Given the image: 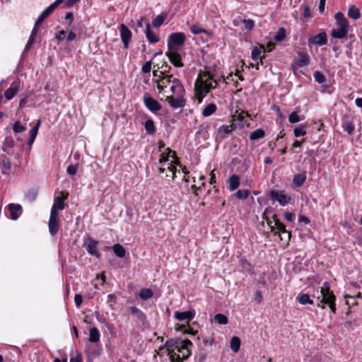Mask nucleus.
<instances>
[{"instance_id": "7", "label": "nucleus", "mask_w": 362, "mask_h": 362, "mask_svg": "<svg viewBox=\"0 0 362 362\" xmlns=\"http://www.w3.org/2000/svg\"><path fill=\"white\" fill-rule=\"evenodd\" d=\"M58 216L59 214H55L54 210L52 212H50L48 227L49 233L53 236L57 233L59 229L60 221Z\"/></svg>"}, {"instance_id": "8", "label": "nucleus", "mask_w": 362, "mask_h": 362, "mask_svg": "<svg viewBox=\"0 0 362 362\" xmlns=\"http://www.w3.org/2000/svg\"><path fill=\"white\" fill-rule=\"evenodd\" d=\"M119 30L124 48L127 49L132 37V31L124 24H121L119 27Z\"/></svg>"}, {"instance_id": "63", "label": "nucleus", "mask_w": 362, "mask_h": 362, "mask_svg": "<svg viewBox=\"0 0 362 362\" xmlns=\"http://www.w3.org/2000/svg\"><path fill=\"white\" fill-rule=\"evenodd\" d=\"M273 218L275 221L276 230H277V232L279 233L281 229L283 228L284 225L276 218V215L273 216Z\"/></svg>"}, {"instance_id": "16", "label": "nucleus", "mask_w": 362, "mask_h": 362, "mask_svg": "<svg viewBox=\"0 0 362 362\" xmlns=\"http://www.w3.org/2000/svg\"><path fill=\"white\" fill-rule=\"evenodd\" d=\"M194 317V313L191 310L185 312H175V317L179 321H189Z\"/></svg>"}, {"instance_id": "57", "label": "nucleus", "mask_w": 362, "mask_h": 362, "mask_svg": "<svg viewBox=\"0 0 362 362\" xmlns=\"http://www.w3.org/2000/svg\"><path fill=\"white\" fill-rule=\"evenodd\" d=\"M243 23L245 28L247 30H251L252 28H253V27L255 25L254 21L250 19H248V20L244 19L243 21Z\"/></svg>"}, {"instance_id": "4", "label": "nucleus", "mask_w": 362, "mask_h": 362, "mask_svg": "<svg viewBox=\"0 0 362 362\" xmlns=\"http://www.w3.org/2000/svg\"><path fill=\"white\" fill-rule=\"evenodd\" d=\"M185 41V35L182 33H172L168 36V49L177 50L175 47L183 45Z\"/></svg>"}, {"instance_id": "20", "label": "nucleus", "mask_w": 362, "mask_h": 362, "mask_svg": "<svg viewBox=\"0 0 362 362\" xmlns=\"http://www.w3.org/2000/svg\"><path fill=\"white\" fill-rule=\"evenodd\" d=\"M130 311L132 315H134L138 321L144 324L146 322V315L138 308L133 306L130 308Z\"/></svg>"}, {"instance_id": "28", "label": "nucleus", "mask_w": 362, "mask_h": 362, "mask_svg": "<svg viewBox=\"0 0 362 362\" xmlns=\"http://www.w3.org/2000/svg\"><path fill=\"white\" fill-rule=\"evenodd\" d=\"M112 250L116 256L119 258L124 257L126 255V250L120 244H115L112 246Z\"/></svg>"}, {"instance_id": "43", "label": "nucleus", "mask_w": 362, "mask_h": 362, "mask_svg": "<svg viewBox=\"0 0 362 362\" xmlns=\"http://www.w3.org/2000/svg\"><path fill=\"white\" fill-rule=\"evenodd\" d=\"M171 153H174L170 148H166V152H163L160 154L159 158V163L165 164L168 160Z\"/></svg>"}, {"instance_id": "55", "label": "nucleus", "mask_w": 362, "mask_h": 362, "mask_svg": "<svg viewBox=\"0 0 362 362\" xmlns=\"http://www.w3.org/2000/svg\"><path fill=\"white\" fill-rule=\"evenodd\" d=\"M173 158H175V162H174V163H175V164H174V165H178V166L180 168V169H182V172H183L185 175H187V174L189 173V171H187V170H186V167H185V166H184V165H182L180 163V162L178 160V158L176 156L175 153H173Z\"/></svg>"}, {"instance_id": "37", "label": "nucleus", "mask_w": 362, "mask_h": 362, "mask_svg": "<svg viewBox=\"0 0 362 362\" xmlns=\"http://www.w3.org/2000/svg\"><path fill=\"white\" fill-rule=\"evenodd\" d=\"M153 295V291L150 288H141L139 291V297L144 300L151 298Z\"/></svg>"}, {"instance_id": "42", "label": "nucleus", "mask_w": 362, "mask_h": 362, "mask_svg": "<svg viewBox=\"0 0 362 362\" xmlns=\"http://www.w3.org/2000/svg\"><path fill=\"white\" fill-rule=\"evenodd\" d=\"M342 127L344 132H347L349 134H352L355 130L354 124L349 121H346L343 123Z\"/></svg>"}, {"instance_id": "29", "label": "nucleus", "mask_w": 362, "mask_h": 362, "mask_svg": "<svg viewBox=\"0 0 362 362\" xmlns=\"http://www.w3.org/2000/svg\"><path fill=\"white\" fill-rule=\"evenodd\" d=\"M216 105L214 103H210L204 108L202 111V115L205 117H209L213 115L216 111Z\"/></svg>"}, {"instance_id": "38", "label": "nucleus", "mask_w": 362, "mask_h": 362, "mask_svg": "<svg viewBox=\"0 0 362 362\" xmlns=\"http://www.w3.org/2000/svg\"><path fill=\"white\" fill-rule=\"evenodd\" d=\"M37 194L38 192L36 189H29L25 195V199L29 202H33L36 199Z\"/></svg>"}, {"instance_id": "49", "label": "nucleus", "mask_w": 362, "mask_h": 362, "mask_svg": "<svg viewBox=\"0 0 362 362\" xmlns=\"http://www.w3.org/2000/svg\"><path fill=\"white\" fill-rule=\"evenodd\" d=\"M249 195V190L247 189H239L235 193V196L237 198L240 199H246Z\"/></svg>"}, {"instance_id": "46", "label": "nucleus", "mask_w": 362, "mask_h": 362, "mask_svg": "<svg viewBox=\"0 0 362 362\" xmlns=\"http://www.w3.org/2000/svg\"><path fill=\"white\" fill-rule=\"evenodd\" d=\"M293 134L296 137H299L300 136H303L306 134V127L305 126H300L296 127L293 130Z\"/></svg>"}, {"instance_id": "27", "label": "nucleus", "mask_w": 362, "mask_h": 362, "mask_svg": "<svg viewBox=\"0 0 362 362\" xmlns=\"http://www.w3.org/2000/svg\"><path fill=\"white\" fill-rule=\"evenodd\" d=\"M100 334L99 330L96 327H92L89 332V341L92 343H96L99 341Z\"/></svg>"}, {"instance_id": "18", "label": "nucleus", "mask_w": 362, "mask_h": 362, "mask_svg": "<svg viewBox=\"0 0 362 362\" xmlns=\"http://www.w3.org/2000/svg\"><path fill=\"white\" fill-rule=\"evenodd\" d=\"M145 34L148 41L150 43H156L159 41V37L156 35L151 28L150 23H146V28L145 29Z\"/></svg>"}, {"instance_id": "58", "label": "nucleus", "mask_w": 362, "mask_h": 362, "mask_svg": "<svg viewBox=\"0 0 362 362\" xmlns=\"http://www.w3.org/2000/svg\"><path fill=\"white\" fill-rule=\"evenodd\" d=\"M13 143L14 142H13V141L12 139H10L8 141H6L4 143L3 146H2V148H1L2 150L4 151H8V148H12L13 146Z\"/></svg>"}, {"instance_id": "30", "label": "nucleus", "mask_w": 362, "mask_h": 362, "mask_svg": "<svg viewBox=\"0 0 362 362\" xmlns=\"http://www.w3.org/2000/svg\"><path fill=\"white\" fill-rule=\"evenodd\" d=\"M144 127L146 131V133L149 135H153L156 132L154 122L152 119H148L145 122Z\"/></svg>"}, {"instance_id": "54", "label": "nucleus", "mask_w": 362, "mask_h": 362, "mask_svg": "<svg viewBox=\"0 0 362 362\" xmlns=\"http://www.w3.org/2000/svg\"><path fill=\"white\" fill-rule=\"evenodd\" d=\"M241 265L243 269L248 272H252V267L246 259H241Z\"/></svg>"}, {"instance_id": "23", "label": "nucleus", "mask_w": 362, "mask_h": 362, "mask_svg": "<svg viewBox=\"0 0 362 362\" xmlns=\"http://www.w3.org/2000/svg\"><path fill=\"white\" fill-rule=\"evenodd\" d=\"M228 189L230 191H234L240 185V178L238 175H233L228 178Z\"/></svg>"}, {"instance_id": "53", "label": "nucleus", "mask_w": 362, "mask_h": 362, "mask_svg": "<svg viewBox=\"0 0 362 362\" xmlns=\"http://www.w3.org/2000/svg\"><path fill=\"white\" fill-rule=\"evenodd\" d=\"M78 165H70L67 167L66 173L69 175H74L78 171Z\"/></svg>"}, {"instance_id": "34", "label": "nucleus", "mask_w": 362, "mask_h": 362, "mask_svg": "<svg viewBox=\"0 0 362 362\" xmlns=\"http://www.w3.org/2000/svg\"><path fill=\"white\" fill-rule=\"evenodd\" d=\"M166 17L167 13H162L160 15L156 16V18L153 21V25L155 28L160 27L163 24Z\"/></svg>"}, {"instance_id": "3", "label": "nucleus", "mask_w": 362, "mask_h": 362, "mask_svg": "<svg viewBox=\"0 0 362 362\" xmlns=\"http://www.w3.org/2000/svg\"><path fill=\"white\" fill-rule=\"evenodd\" d=\"M320 293L322 299L317 304L318 307L325 308V306L321 304H327L329 302H334L336 300V297L333 291L330 289L329 283L327 281H325L323 283L322 286L320 288Z\"/></svg>"}, {"instance_id": "59", "label": "nucleus", "mask_w": 362, "mask_h": 362, "mask_svg": "<svg viewBox=\"0 0 362 362\" xmlns=\"http://www.w3.org/2000/svg\"><path fill=\"white\" fill-rule=\"evenodd\" d=\"M151 61L145 62L143 64L142 68H141V70L144 74L149 73L151 71Z\"/></svg>"}, {"instance_id": "31", "label": "nucleus", "mask_w": 362, "mask_h": 362, "mask_svg": "<svg viewBox=\"0 0 362 362\" xmlns=\"http://www.w3.org/2000/svg\"><path fill=\"white\" fill-rule=\"evenodd\" d=\"M297 300L301 305H313L314 303L313 300L310 298V296L307 293H302L298 295Z\"/></svg>"}, {"instance_id": "2", "label": "nucleus", "mask_w": 362, "mask_h": 362, "mask_svg": "<svg viewBox=\"0 0 362 362\" xmlns=\"http://www.w3.org/2000/svg\"><path fill=\"white\" fill-rule=\"evenodd\" d=\"M216 86V80L213 78V76L209 72H200L194 88L199 103H202L203 98L210 90L215 88Z\"/></svg>"}, {"instance_id": "11", "label": "nucleus", "mask_w": 362, "mask_h": 362, "mask_svg": "<svg viewBox=\"0 0 362 362\" xmlns=\"http://www.w3.org/2000/svg\"><path fill=\"white\" fill-rule=\"evenodd\" d=\"M166 56L175 67H182L184 66L182 62L181 56L177 50L168 49L166 52Z\"/></svg>"}, {"instance_id": "5", "label": "nucleus", "mask_w": 362, "mask_h": 362, "mask_svg": "<svg viewBox=\"0 0 362 362\" xmlns=\"http://www.w3.org/2000/svg\"><path fill=\"white\" fill-rule=\"evenodd\" d=\"M269 196L273 201H277L281 206H286L291 201V196L286 194L284 190L272 189Z\"/></svg>"}, {"instance_id": "56", "label": "nucleus", "mask_w": 362, "mask_h": 362, "mask_svg": "<svg viewBox=\"0 0 362 362\" xmlns=\"http://www.w3.org/2000/svg\"><path fill=\"white\" fill-rule=\"evenodd\" d=\"M2 164L4 170H10L11 168V163L8 158L4 156L2 159Z\"/></svg>"}, {"instance_id": "44", "label": "nucleus", "mask_w": 362, "mask_h": 362, "mask_svg": "<svg viewBox=\"0 0 362 362\" xmlns=\"http://www.w3.org/2000/svg\"><path fill=\"white\" fill-rule=\"evenodd\" d=\"M214 320L219 325H226L228 322V317L225 315L221 313L216 314L214 316Z\"/></svg>"}, {"instance_id": "22", "label": "nucleus", "mask_w": 362, "mask_h": 362, "mask_svg": "<svg viewBox=\"0 0 362 362\" xmlns=\"http://www.w3.org/2000/svg\"><path fill=\"white\" fill-rule=\"evenodd\" d=\"M64 208L65 204L63 199L59 197H57L54 199V204L51 208L50 212H52L54 210L55 214H58V210H63Z\"/></svg>"}, {"instance_id": "50", "label": "nucleus", "mask_w": 362, "mask_h": 362, "mask_svg": "<svg viewBox=\"0 0 362 362\" xmlns=\"http://www.w3.org/2000/svg\"><path fill=\"white\" fill-rule=\"evenodd\" d=\"M25 129V127L23 126L19 121H16L13 127V130L15 133L23 132Z\"/></svg>"}, {"instance_id": "51", "label": "nucleus", "mask_w": 362, "mask_h": 362, "mask_svg": "<svg viewBox=\"0 0 362 362\" xmlns=\"http://www.w3.org/2000/svg\"><path fill=\"white\" fill-rule=\"evenodd\" d=\"M167 169L170 172L169 175H171L170 177L172 180H173L176 176V166L173 164V162H171L170 164H168Z\"/></svg>"}, {"instance_id": "61", "label": "nucleus", "mask_w": 362, "mask_h": 362, "mask_svg": "<svg viewBox=\"0 0 362 362\" xmlns=\"http://www.w3.org/2000/svg\"><path fill=\"white\" fill-rule=\"evenodd\" d=\"M37 32H38V27H35V25H34V28H33V30L31 32V34H30L29 40H28L29 41H30V42L34 43L35 37L37 34Z\"/></svg>"}, {"instance_id": "60", "label": "nucleus", "mask_w": 362, "mask_h": 362, "mask_svg": "<svg viewBox=\"0 0 362 362\" xmlns=\"http://www.w3.org/2000/svg\"><path fill=\"white\" fill-rule=\"evenodd\" d=\"M74 302H75V304H76V306L77 308H79L81 307V305H82V303H83V297L81 294H76L74 296Z\"/></svg>"}, {"instance_id": "12", "label": "nucleus", "mask_w": 362, "mask_h": 362, "mask_svg": "<svg viewBox=\"0 0 362 362\" xmlns=\"http://www.w3.org/2000/svg\"><path fill=\"white\" fill-rule=\"evenodd\" d=\"M308 45H316L319 46H322L327 44V36L325 32L320 33L319 34L310 37L308 39Z\"/></svg>"}, {"instance_id": "19", "label": "nucleus", "mask_w": 362, "mask_h": 362, "mask_svg": "<svg viewBox=\"0 0 362 362\" xmlns=\"http://www.w3.org/2000/svg\"><path fill=\"white\" fill-rule=\"evenodd\" d=\"M310 63V57L306 52H299L298 54V59L296 61V64L299 67L307 66Z\"/></svg>"}, {"instance_id": "21", "label": "nucleus", "mask_w": 362, "mask_h": 362, "mask_svg": "<svg viewBox=\"0 0 362 362\" xmlns=\"http://www.w3.org/2000/svg\"><path fill=\"white\" fill-rule=\"evenodd\" d=\"M306 178L307 176L305 172L296 174L293 178V184L295 187H300L305 183Z\"/></svg>"}, {"instance_id": "40", "label": "nucleus", "mask_w": 362, "mask_h": 362, "mask_svg": "<svg viewBox=\"0 0 362 362\" xmlns=\"http://www.w3.org/2000/svg\"><path fill=\"white\" fill-rule=\"evenodd\" d=\"M240 346V339L238 337H233L230 341V349L234 352H238Z\"/></svg>"}, {"instance_id": "48", "label": "nucleus", "mask_w": 362, "mask_h": 362, "mask_svg": "<svg viewBox=\"0 0 362 362\" xmlns=\"http://www.w3.org/2000/svg\"><path fill=\"white\" fill-rule=\"evenodd\" d=\"M260 54H261V49L259 47H255L252 51V54H251V57H252V59L253 60H257V59H260V62L262 64V57H260Z\"/></svg>"}, {"instance_id": "39", "label": "nucleus", "mask_w": 362, "mask_h": 362, "mask_svg": "<svg viewBox=\"0 0 362 362\" xmlns=\"http://www.w3.org/2000/svg\"><path fill=\"white\" fill-rule=\"evenodd\" d=\"M170 362H182L181 356L176 350L168 352Z\"/></svg>"}, {"instance_id": "10", "label": "nucleus", "mask_w": 362, "mask_h": 362, "mask_svg": "<svg viewBox=\"0 0 362 362\" xmlns=\"http://www.w3.org/2000/svg\"><path fill=\"white\" fill-rule=\"evenodd\" d=\"M181 345L182 347H179L177 352L180 353L182 362H183L184 360H186L191 355L189 346H192V343L189 339H185L182 341V344H181Z\"/></svg>"}, {"instance_id": "52", "label": "nucleus", "mask_w": 362, "mask_h": 362, "mask_svg": "<svg viewBox=\"0 0 362 362\" xmlns=\"http://www.w3.org/2000/svg\"><path fill=\"white\" fill-rule=\"evenodd\" d=\"M300 120L299 115L297 112H293L288 116V121L291 123H296Z\"/></svg>"}, {"instance_id": "64", "label": "nucleus", "mask_w": 362, "mask_h": 362, "mask_svg": "<svg viewBox=\"0 0 362 362\" xmlns=\"http://www.w3.org/2000/svg\"><path fill=\"white\" fill-rule=\"evenodd\" d=\"M255 300L257 303H260L262 301V299H263V297H262V292L259 291H257L255 293Z\"/></svg>"}, {"instance_id": "15", "label": "nucleus", "mask_w": 362, "mask_h": 362, "mask_svg": "<svg viewBox=\"0 0 362 362\" xmlns=\"http://www.w3.org/2000/svg\"><path fill=\"white\" fill-rule=\"evenodd\" d=\"M182 341L180 339H170L165 343L163 349H166L168 352L173 350L177 351L179 347H182Z\"/></svg>"}, {"instance_id": "45", "label": "nucleus", "mask_w": 362, "mask_h": 362, "mask_svg": "<svg viewBox=\"0 0 362 362\" xmlns=\"http://www.w3.org/2000/svg\"><path fill=\"white\" fill-rule=\"evenodd\" d=\"M190 31L193 34H195V35H198V34H200L202 33H206L207 35H209V33L206 30H205L203 28H201L200 26H199L197 25H192L190 27Z\"/></svg>"}, {"instance_id": "26", "label": "nucleus", "mask_w": 362, "mask_h": 362, "mask_svg": "<svg viewBox=\"0 0 362 362\" xmlns=\"http://www.w3.org/2000/svg\"><path fill=\"white\" fill-rule=\"evenodd\" d=\"M40 124V121L39 120L37 123L30 130L29 132V140H28V145L31 146L37 134L38 129Z\"/></svg>"}, {"instance_id": "33", "label": "nucleus", "mask_w": 362, "mask_h": 362, "mask_svg": "<svg viewBox=\"0 0 362 362\" xmlns=\"http://www.w3.org/2000/svg\"><path fill=\"white\" fill-rule=\"evenodd\" d=\"M265 136V132L262 129H257L252 132L250 134V140H257L263 138Z\"/></svg>"}, {"instance_id": "6", "label": "nucleus", "mask_w": 362, "mask_h": 362, "mask_svg": "<svg viewBox=\"0 0 362 362\" xmlns=\"http://www.w3.org/2000/svg\"><path fill=\"white\" fill-rule=\"evenodd\" d=\"M143 101L146 107L152 112H156L162 108L160 104L148 93L144 94Z\"/></svg>"}, {"instance_id": "13", "label": "nucleus", "mask_w": 362, "mask_h": 362, "mask_svg": "<svg viewBox=\"0 0 362 362\" xmlns=\"http://www.w3.org/2000/svg\"><path fill=\"white\" fill-rule=\"evenodd\" d=\"M8 209L10 211V216L12 220H17L23 212V209L21 204H9Z\"/></svg>"}, {"instance_id": "36", "label": "nucleus", "mask_w": 362, "mask_h": 362, "mask_svg": "<svg viewBox=\"0 0 362 362\" xmlns=\"http://www.w3.org/2000/svg\"><path fill=\"white\" fill-rule=\"evenodd\" d=\"M175 78H176L174 77L173 75L170 74V75L162 76L161 78H158V80L161 83H163V85H165V88H167L173 83V81Z\"/></svg>"}, {"instance_id": "35", "label": "nucleus", "mask_w": 362, "mask_h": 362, "mask_svg": "<svg viewBox=\"0 0 362 362\" xmlns=\"http://www.w3.org/2000/svg\"><path fill=\"white\" fill-rule=\"evenodd\" d=\"M235 129V125L233 124L230 125H222L218 128V133L223 134L224 136L231 133V132Z\"/></svg>"}, {"instance_id": "41", "label": "nucleus", "mask_w": 362, "mask_h": 362, "mask_svg": "<svg viewBox=\"0 0 362 362\" xmlns=\"http://www.w3.org/2000/svg\"><path fill=\"white\" fill-rule=\"evenodd\" d=\"M286 37V29L283 27H281L279 28L278 31L274 36V39L276 42H281L283 41Z\"/></svg>"}, {"instance_id": "1", "label": "nucleus", "mask_w": 362, "mask_h": 362, "mask_svg": "<svg viewBox=\"0 0 362 362\" xmlns=\"http://www.w3.org/2000/svg\"><path fill=\"white\" fill-rule=\"evenodd\" d=\"M168 87L172 95H165V101L175 109L183 107L186 103L184 98L185 90L181 81L175 78Z\"/></svg>"}, {"instance_id": "25", "label": "nucleus", "mask_w": 362, "mask_h": 362, "mask_svg": "<svg viewBox=\"0 0 362 362\" xmlns=\"http://www.w3.org/2000/svg\"><path fill=\"white\" fill-rule=\"evenodd\" d=\"M52 12L53 11L49 6L45 10H44L36 20L35 23V27H38L42 23V21L47 18Z\"/></svg>"}, {"instance_id": "32", "label": "nucleus", "mask_w": 362, "mask_h": 362, "mask_svg": "<svg viewBox=\"0 0 362 362\" xmlns=\"http://www.w3.org/2000/svg\"><path fill=\"white\" fill-rule=\"evenodd\" d=\"M348 16L354 20H357L360 18V11L354 5H351L348 10Z\"/></svg>"}, {"instance_id": "17", "label": "nucleus", "mask_w": 362, "mask_h": 362, "mask_svg": "<svg viewBox=\"0 0 362 362\" xmlns=\"http://www.w3.org/2000/svg\"><path fill=\"white\" fill-rule=\"evenodd\" d=\"M348 28L346 27H339L337 28H333L331 31V36L337 39H342L346 36L348 33Z\"/></svg>"}, {"instance_id": "14", "label": "nucleus", "mask_w": 362, "mask_h": 362, "mask_svg": "<svg viewBox=\"0 0 362 362\" xmlns=\"http://www.w3.org/2000/svg\"><path fill=\"white\" fill-rule=\"evenodd\" d=\"M21 82L19 80L13 81L10 88H8L5 93L4 96L7 100H11L19 91Z\"/></svg>"}, {"instance_id": "24", "label": "nucleus", "mask_w": 362, "mask_h": 362, "mask_svg": "<svg viewBox=\"0 0 362 362\" xmlns=\"http://www.w3.org/2000/svg\"><path fill=\"white\" fill-rule=\"evenodd\" d=\"M334 18L339 27L349 28V22L342 13L337 12L335 13Z\"/></svg>"}, {"instance_id": "9", "label": "nucleus", "mask_w": 362, "mask_h": 362, "mask_svg": "<svg viewBox=\"0 0 362 362\" xmlns=\"http://www.w3.org/2000/svg\"><path fill=\"white\" fill-rule=\"evenodd\" d=\"M98 241L95 240L93 238L89 237L84 244V247L90 255L95 256L97 258H100L101 255L98 252Z\"/></svg>"}, {"instance_id": "47", "label": "nucleus", "mask_w": 362, "mask_h": 362, "mask_svg": "<svg viewBox=\"0 0 362 362\" xmlns=\"http://www.w3.org/2000/svg\"><path fill=\"white\" fill-rule=\"evenodd\" d=\"M314 78L319 83H323L326 81L325 75L320 71H315Z\"/></svg>"}, {"instance_id": "62", "label": "nucleus", "mask_w": 362, "mask_h": 362, "mask_svg": "<svg viewBox=\"0 0 362 362\" xmlns=\"http://www.w3.org/2000/svg\"><path fill=\"white\" fill-rule=\"evenodd\" d=\"M116 296L114 294H109L107 296V303H110V306L112 307L116 303Z\"/></svg>"}]
</instances>
